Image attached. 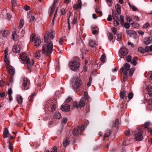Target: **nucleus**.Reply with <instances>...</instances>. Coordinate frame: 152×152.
Listing matches in <instances>:
<instances>
[{
	"instance_id": "1",
	"label": "nucleus",
	"mask_w": 152,
	"mask_h": 152,
	"mask_svg": "<svg viewBox=\"0 0 152 152\" xmlns=\"http://www.w3.org/2000/svg\"><path fill=\"white\" fill-rule=\"evenodd\" d=\"M55 32L53 31L47 32L44 37L45 44L42 46V53L49 56L52 53L53 48L52 39L55 37Z\"/></svg>"
},
{
	"instance_id": "2",
	"label": "nucleus",
	"mask_w": 152,
	"mask_h": 152,
	"mask_svg": "<svg viewBox=\"0 0 152 152\" xmlns=\"http://www.w3.org/2000/svg\"><path fill=\"white\" fill-rule=\"evenodd\" d=\"M83 85V83L80 78H75L72 82V86L74 91H77L81 86Z\"/></svg>"
},
{
	"instance_id": "3",
	"label": "nucleus",
	"mask_w": 152,
	"mask_h": 152,
	"mask_svg": "<svg viewBox=\"0 0 152 152\" xmlns=\"http://www.w3.org/2000/svg\"><path fill=\"white\" fill-rule=\"evenodd\" d=\"M80 64L75 60V58L73 59L69 64V67L70 69L74 71H78L80 66Z\"/></svg>"
},
{
	"instance_id": "4",
	"label": "nucleus",
	"mask_w": 152,
	"mask_h": 152,
	"mask_svg": "<svg viewBox=\"0 0 152 152\" xmlns=\"http://www.w3.org/2000/svg\"><path fill=\"white\" fill-rule=\"evenodd\" d=\"M143 131L141 129L138 130L134 133V138L137 141H140L143 138L142 135Z\"/></svg>"
},
{
	"instance_id": "5",
	"label": "nucleus",
	"mask_w": 152,
	"mask_h": 152,
	"mask_svg": "<svg viewBox=\"0 0 152 152\" xmlns=\"http://www.w3.org/2000/svg\"><path fill=\"white\" fill-rule=\"evenodd\" d=\"M30 84V81L26 77L23 78V89L24 90H26L29 88Z\"/></svg>"
},
{
	"instance_id": "6",
	"label": "nucleus",
	"mask_w": 152,
	"mask_h": 152,
	"mask_svg": "<svg viewBox=\"0 0 152 152\" xmlns=\"http://www.w3.org/2000/svg\"><path fill=\"white\" fill-rule=\"evenodd\" d=\"M130 66L128 63H126L120 69L121 73L123 72V74L127 75L129 72Z\"/></svg>"
},
{
	"instance_id": "7",
	"label": "nucleus",
	"mask_w": 152,
	"mask_h": 152,
	"mask_svg": "<svg viewBox=\"0 0 152 152\" xmlns=\"http://www.w3.org/2000/svg\"><path fill=\"white\" fill-rule=\"evenodd\" d=\"M121 13H117L114 14V13L112 12V15L113 17V18H115L117 19L120 20L121 22V24L123 23L124 21V17L123 15H120Z\"/></svg>"
},
{
	"instance_id": "8",
	"label": "nucleus",
	"mask_w": 152,
	"mask_h": 152,
	"mask_svg": "<svg viewBox=\"0 0 152 152\" xmlns=\"http://www.w3.org/2000/svg\"><path fill=\"white\" fill-rule=\"evenodd\" d=\"M119 52L122 56L126 55L128 53V50L125 47H122L120 49Z\"/></svg>"
},
{
	"instance_id": "9",
	"label": "nucleus",
	"mask_w": 152,
	"mask_h": 152,
	"mask_svg": "<svg viewBox=\"0 0 152 152\" xmlns=\"http://www.w3.org/2000/svg\"><path fill=\"white\" fill-rule=\"evenodd\" d=\"M7 50L8 48H6L4 50L5 56L4 58V59L6 64L7 65H9L10 64V62L8 59L7 58V56H8Z\"/></svg>"
},
{
	"instance_id": "10",
	"label": "nucleus",
	"mask_w": 152,
	"mask_h": 152,
	"mask_svg": "<svg viewBox=\"0 0 152 152\" xmlns=\"http://www.w3.org/2000/svg\"><path fill=\"white\" fill-rule=\"evenodd\" d=\"M61 109L62 111L67 112L69 110L70 107L68 104H66L62 105Z\"/></svg>"
},
{
	"instance_id": "11",
	"label": "nucleus",
	"mask_w": 152,
	"mask_h": 152,
	"mask_svg": "<svg viewBox=\"0 0 152 152\" xmlns=\"http://www.w3.org/2000/svg\"><path fill=\"white\" fill-rule=\"evenodd\" d=\"M34 41L35 45L38 48L41 43V39L37 37L35 38Z\"/></svg>"
},
{
	"instance_id": "12",
	"label": "nucleus",
	"mask_w": 152,
	"mask_h": 152,
	"mask_svg": "<svg viewBox=\"0 0 152 152\" xmlns=\"http://www.w3.org/2000/svg\"><path fill=\"white\" fill-rule=\"evenodd\" d=\"M126 33L128 35L131 37H135L137 36V34L134 31L128 30L126 31Z\"/></svg>"
},
{
	"instance_id": "13",
	"label": "nucleus",
	"mask_w": 152,
	"mask_h": 152,
	"mask_svg": "<svg viewBox=\"0 0 152 152\" xmlns=\"http://www.w3.org/2000/svg\"><path fill=\"white\" fill-rule=\"evenodd\" d=\"M126 93L125 90L124 89H121L120 94V96L121 99H124L126 98Z\"/></svg>"
},
{
	"instance_id": "14",
	"label": "nucleus",
	"mask_w": 152,
	"mask_h": 152,
	"mask_svg": "<svg viewBox=\"0 0 152 152\" xmlns=\"http://www.w3.org/2000/svg\"><path fill=\"white\" fill-rule=\"evenodd\" d=\"M20 50V46L17 45L13 46L12 48V51L13 52L16 53H19Z\"/></svg>"
},
{
	"instance_id": "15",
	"label": "nucleus",
	"mask_w": 152,
	"mask_h": 152,
	"mask_svg": "<svg viewBox=\"0 0 152 152\" xmlns=\"http://www.w3.org/2000/svg\"><path fill=\"white\" fill-rule=\"evenodd\" d=\"M138 50L139 52L142 53H144L145 51L148 52L149 51L148 47L147 46L146 47L145 49L141 47L139 48H138Z\"/></svg>"
},
{
	"instance_id": "16",
	"label": "nucleus",
	"mask_w": 152,
	"mask_h": 152,
	"mask_svg": "<svg viewBox=\"0 0 152 152\" xmlns=\"http://www.w3.org/2000/svg\"><path fill=\"white\" fill-rule=\"evenodd\" d=\"M146 89L149 93V97H152V87L151 86H146Z\"/></svg>"
},
{
	"instance_id": "17",
	"label": "nucleus",
	"mask_w": 152,
	"mask_h": 152,
	"mask_svg": "<svg viewBox=\"0 0 152 152\" xmlns=\"http://www.w3.org/2000/svg\"><path fill=\"white\" fill-rule=\"evenodd\" d=\"M20 58L21 60L23 61H26L28 58L27 57L26 54L24 53H21L20 55Z\"/></svg>"
},
{
	"instance_id": "18",
	"label": "nucleus",
	"mask_w": 152,
	"mask_h": 152,
	"mask_svg": "<svg viewBox=\"0 0 152 152\" xmlns=\"http://www.w3.org/2000/svg\"><path fill=\"white\" fill-rule=\"evenodd\" d=\"M26 64L27 65V68H29V66L33 65L34 63L32 60H31L28 58L26 61Z\"/></svg>"
},
{
	"instance_id": "19",
	"label": "nucleus",
	"mask_w": 152,
	"mask_h": 152,
	"mask_svg": "<svg viewBox=\"0 0 152 152\" xmlns=\"http://www.w3.org/2000/svg\"><path fill=\"white\" fill-rule=\"evenodd\" d=\"M152 40V38L151 37H146L144 40V43L146 45H148L150 44Z\"/></svg>"
},
{
	"instance_id": "20",
	"label": "nucleus",
	"mask_w": 152,
	"mask_h": 152,
	"mask_svg": "<svg viewBox=\"0 0 152 152\" xmlns=\"http://www.w3.org/2000/svg\"><path fill=\"white\" fill-rule=\"evenodd\" d=\"M99 28L96 26H94L92 27V31L94 34H95L98 31Z\"/></svg>"
},
{
	"instance_id": "21",
	"label": "nucleus",
	"mask_w": 152,
	"mask_h": 152,
	"mask_svg": "<svg viewBox=\"0 0 152 152\" xmlns=\"http://www.w3.org/2000/svg\"><path fill=\"white\" fill-rule=\"evenodd\" d=\"M130 63L134 66H136L137 64V58L135 57L133 58Z\"/></svg>"
},
{
	"instance_id": "22",
	"label": "nucleus",
	"mask_w": 152,
	"mask_h": 152,
	"mask_svg": "<svg viewBox=\"0 0 152 152\" xmlns=\"http://www.w3.org/2000/svg\"><path fill=\"white\" fill-rule=\"evenodd\" d=\"M111 134V131L110 130H107L106 131V132L104 135V137L103 138V140H105V137H108Z\"/></svg>"
},
{
	"instance_id": "23",
	"label": "nucleus",
	"mask_w": 152,
	"mask_h": 152,
	"mask_svg": "<svg viewBox=\"0 0 152 152\" xmlns=\"http://www.w3.org/2000/svg\"><path fill=\"white\" fill-rule=\"evenodd\" d=\"M79 131L78 127L74 128L72 132L73 135L75 136H77L78 134Z\"/></svg>"
},
{
	"instance_id": "24",
	"label": "nucleus",
	"mask_w": 152,
	"mask_h": 152,
	"mask_svg": "<svg viewBox=\"0 0 152 152\" xmlns=\"http://www.w3.org/2000/svg\"><path fill=\"white\" fill-rule=\"evenodd\" d=\"M17 101L18 103L20 104H21L22 103L23 98L20 95H18L17 96Z\"/></svg>"
},
{
	"instance_id": "25",
	"label": "nucleus",
	"mask_w": 152,
	"mask_h": 152,
	"mask_svg": "<svg viewBox=\"0 0 152 152\" xmlns=\"http://www.w3.org/2000/svg\"><path fill=\"white\" fill-rule=\"evenodd\" d=\"M63 143L64 147H66L69 145V141L68 140V138L66 137V139H64Z\"/></svg>"
},
{
	"instance_id": "26",
	"label": "nucleus",
	"mask_w": 152,
	"mask_h": 152,
	"mask_svg": "<svg viewBox=\"0 0 152 152\" xmlns=\"http://www.w3.org/2000/svg\"><path fill=\"white\" fill-rule=\"evenodd\" d=\"M12 36L13 40L14 41H16L17 40L18 38V36L15 31L13 32L12 34Z\"/></svg>"
},
{
	"instance_id": "27",
	"label": "nucleus",
	"mask_w": 152,
	"mask_h": 152,
	"mask_svg": "<svg viewBox=\"0 0 152 152\" xmlns=\"http://www.w3.org/2000/svg\"><path fill=\"white\" fill-rule=\"evenodd\" d=\"M89 44L90 46L93 48L96 46L97 45L95 42L92 40H91L89 41Z\"/></svg>"
},
{
	"instance_id": "28",
	"label": "nucleus",
	"mask_w": 152,
	"mask_h": 152,
	"mask_svg": "<svg viewBox=\"0 0 152 152\" xmlns=\"http://www.w3.org/2000/svg\"><path fill=\"white\" fill-rule=\"evenodd\" d=\"M9 133L8 131L7 128H6L4 131L3 132V137L4 138H5L8 137L7 134Z\"/></svg>"
},
{
	"instance_id": "29",
	"label": "nucleus",
	"mask_w": 152,
	"mask_h": 152,
	"mask_svg": "<svg viewBox=\"0 0 152 152\" xmlns=\"http://www.w3.org/2000/svg\"><path fill=\"white\" fill-rule=\"evenodd\" d=\"M79 107H83L85 106V103L83 99L81 98L79 104Z\"/></svg>"
},
{
	"instance_id": "30",
	"label": "nucleus",
	"mask_w": 152,
	"mask_h": 152,
	"mask_svg": "<svg viewBox=\"0 0 152 152\" xmlns=\"http://www.w3.org/2000/svg\"><path fill=\"white\" fill-rule=\"evenodd\" d=\"M115 8L117 13H121V6L120 5L118 4H116L115 5Z\"/></svg>"
},
{
	"instance_id": "31",
	"label": "nucleus",
	"mask_w": 152,
	"mask_h": 152,
	"mask_svg": "<svg viewBox=\"0 0 152 152\" xmlns=\"http://www.w3.org/2000/svg\"><path fill=\"white\" fill-rule=\"evenodd\" d=\"M2 36L4 37H7L8 35L9 31L8 30L2 31Z\"/></svg>"
},
{
	"instance_id": "32",
	"label": "nucleus",
	"mask_w": 152,
	"mask_h": 152,
	"mask_svg": "<svg viewBox=\"0 0 152 152\" xmlns=\"http://www.w3.org/2000/svg\"><path fill=\"white\" fill-rule=\"evenodd\" d=\"M78 127L79 130L80 132V134H81V132H83L85 128V125L83 124H82L80 127Z\"/></svg>"
},
{
	"instance_id": "33",
	"label": "nucleus",
	"mask_w": 152,
	"mask_h": 152,
	"mask_svg": "<svg viewBox=\"0 0 152 152\" xmlns=\"http://www.w3.org/2000/svg\"><path fill=\"white\" fill-rule=\"evenodd\" d=\"M24 23V20L23 19H21L20 22V24L18 27V28L20 29L22 27Z\"/></svg>"
},
{
	"instance_id": "34",
	"label": "nucleus",
	"mask_w": 152,
	"mask_h": 152,
	"mask_svg": "<svg viewBox=\"0 0 152 152\" xmlns=\"http://www.w3.org/2000/svg\"><path fill=\"white\" fill-rule=\"evenodd\" d=\"M9 72L11 75H14L15 73V69L14 68L11 67L9 70Z\"/></svg>"
},
{
	"instance_id": "35",
	"label": "nucleus",
	"mask_w": 152,
	"mask_h": 152,
	"mask_svg": "<svg viewBox=\"0 0 152 152\" xmlns=\"http://www.w3.org/2000/svg\"><path fill=\"white\" fill-rule=\"evenodd\" d=\"M61 117V115L60 113H56L54 115V118L56 119H59Z\"/></svg>"
},
{
	"instance_id": "36",
	"label": "nucleus",
	"mask_w": 152,
	"mask_h": 152,
	"mask_svg": "<svg viewBox=\"0 0 152 152\" xmlns=\"http://www.w3.org/2000/svg\"><path fill=\"white\" fill-rule=\"evenodd\" d=\"M132 25L133 27L135 28H138L139 27V25L138 23H134L133 22L132 23Z\"/></svg>"
},
{
	"instance_id": "37",
	"label": "nucleus",
	"mask_w": 152,
	"mask_h": 152,
	"mask_svg": "<svg viewBox=\"0 0 152 152\" xmlns=\"http://www.w3.org/2000/svg\"><path fill=\"white\" fill-rule=\"evenodd\" d=\"M151 125L150 122L148 121L146 122L144 124V127L145 128H147Z\"/></svg>"
},
{
	"instance_id": "38",
	"label": "nucleus",
	"mask_w": 152,
	"mask_h": 152,
	"mask_svg": "<svg viewBox=\"0 0 152 152\" xmlns=\"http://www.w3.org/2000/svg\"><path fill=\"white\" fill-rule=\"evenodd\" d=\"M149 93H146L144 94V99L145 100L149 101V100L148 99L149 98Z\"/></svg>"
},
{
	"instance_id": "39",
	"label": "nucleus",
	"mask_w": 152,
	"mask_h": 152,
	"mask_svg": "<svg viewBox=\"0 0 152 152\" xmlns=\"http://www.w3.org/2000/svg\"><path fill=\"white\" fill-rule=\"evenodd\" d=\"M132 57L131 56L129 55L126 58V60L128 62H130L132 60Z\"/></svg>"
},
{
	"instance_id": "40",
	"label": "nucleus",
	"mask_w": 152,
	"mask_h": 152,
	"mask_svg": "<svg viewBox=\"0 0 152 152\" xmlns=\"http://www.w3.org/2000/svg\"><path fill=\"white\" fill-rule=\"evenodd\" d=\"M55 8L56 7L53 6H52L51 7V10L50 13V16H51V15L53 14L55 10Z\"/></svg>"
},
{
	"instance_id": "41",
	"label": "nucleus",
	"mask_w": 152,
	"mask_h": 152,
	"mask_svg": "<svg viewBox=\"0 0 152 152\" xmlns=\"http://www.w3.org/2000/svg\"><path fill=\"white\" fill-rule=\"evenodd\" d=\"M119 120L118 119H116L114 123L115 126L116 127H118L119 125Z\"/></svg>"
},
{
	"instance_id": "42",
	"label": "nucleus",
	"mask_w": 152,
	"mask_h": 152,
	"mask_svg": "<svg viewBox=\"0 0 152 152\" xmlns=\"http://www.w3.org/2000/svg\"><path fill=\"white\" fill-rule=\"evenodd\" d=\"M40 51H39L38 52H37L35 54V57L37 58L38 59L40 57Z\"/></svg>"
},
{
	"instance_id": "43",
	"label": "nucleus",
	"mask_w": 152,
	"mask_h": 152,
	"mask_svg": "<svg viewBox=\"0 0 152 152\" xmlns=\"http://www.w3.org/2000/svg\"><path fill=\"white\" fill-rule=\"evenodd\" d=\"M36 95V93L35 92H33L32 94L30 96V97L29 98V101L31 102L33 100V97L34 96Z\"/></svg>"
},
{
	"instance_id": "44",
	"label": "nucleus",
	"mask_w": 152,
	"mask_h": 152,
	"mask_svg": "<svg viewBox=\"0 0 152 152\" xmlns=\"http://www.w3.org/2000/svg\"><path fill=\"white\" fill-rule=\"evenodd\" d=\"M106 58V56L104 54L101 57L100 59V60L102 62H104L105 61V59Z\"/></svg>"
},
{
	"instance_id": "45",
	"label": "nucleus",
	"mask_w": 152,
	"mask_h": 152,
	"mask_svg": "<svg viewBox=\"0 0 152 152\" xmlns=\"http://www.w3.org/2000/svg\"><path fill=\"white\" fill-rule=\"evenodd\" d=\"M7 143H9L8 148L11 151L13 149V147L11 146V143L10 142L9 140L7 141Z\"/></svg>"
},
{
	"instance_id": "46",
	"label": "nucleus",
	"mask_w": 152,
	"mask_h": 152,
	"mask_svg": "<svg viewBox=\"0 0 152 152\" xmlns=\"http://www.w3.org/2000/svg\"><path fill=\"white\" fill-rule=\"evenodd\" d=\"M134 71V69L133 68H132L129 70V74L130 76H132V75L133 74Z\"/></svg>"
},
{
	"instance_id": "47",
	"label": "nucleus",
	"mask_w": 152,
	"mask_h": 152,
	"mask_svg": "<svg viewBox=\"0 0 152 152\" xmlns=\"http://www.w3.org/2000/svg\"><path fill=\"white\" fill-rule=\"evenodd\" d=\"M133 94L132 92H130L128 95V98L129 99H131L133 97Z\"/></svg>"
},
{
	"instance_id": "48",
	"label": "nucleus",
	"mask_w": 152,
	"mask_h": 152,
	"mask_svg": "<svg viewBox=\"0 0 152 152\" xmlns=\"http://www.w3.org/2000/svg\"><path fill=\"white\" fill-rule=\"evenodd\" d=\"M77 5L80 9L81 8L82 2L81 0H78V3Z\"/></svg>"
},
{
	"instance_id": "49",
	"label": "nucleus",
	"mask_w": 152,
	"mask_h": 152,
	"mask_svg": "<svg viewBox=\"0 0 152 152\" xmlns=\"http://www.w3.org/2000/svg\"><path fill=\"white\" fill-rule=\"evenodd\" d=\"M73 107H76L77 108H79V104H78L77 102L76 101H75L73 103Z\"/></svg>"
},
{
	"instance_id": "50",
	"label": "nucleus",
	"mask_w": 152,
	"mask_h": 152,
	"mask_svg": "<svg viewBox=\"0 0 152 152\" xmlns=\"http://www.w3.org/2000/svg\"><path fill=\"white\" fill-rule=\"evenodd\" d=\"M111 30L115 34H117V29L115 28H111Z\"/></svg>"
},
{
	"instance_id": "51",
	"label": "nucleus",
	"mask_w": 152,
	"mask_h": 152,
	"mask_svg": "<svg viewBox=\"0 0 152 152\" xmlns=\"http://www.w3.org/2000/svg\"><path fill=\"white\" fill-rule=\"evenodd\" d=\"M67 121V119L66 118H64L63 119H62V121H61V123L62 124H65V123H66Z\"/></svg>"
},
{
	"instance_id": "52",
	"label": "nucleus",
	"mask_w": 152,
	"mask_h": 152,
	"mask_svg": "<svg viewBox=\"0 0 152 152\" xmlns=\"http://www.w3.org/2000/svg\"><path fill=\"white\" fill-rule=\"evenodd\" d=\"M35 36L34 34L32 35L30 37V39L31 41H34V39H35Z\"/></svg>"
},
{
	"instance_id": "53",
	"label": "nucleus",
	"mask_w": 152,
	"mask_h": 152,
	"mask_svg": "<svg viewBox=\"0 0 152 152\" xmlns=\"http://www.w3.org/2000/svg\"><path fill=\"white\" fill-rule=\"evenodd\" d=\"M124 27L126 29L129 28L130 26L129 24L126 23H124Z\"/></svg>"
},
{
	"instance_id": "54",
	"label": "nucleus",
	"mask_w": 152,
	"mask_h": 152,
	"mask_svg": "<svg viewBox=\"0 0 152 152\" xmlns=\"http://www.w3.org/2000/svg\"><path fill=\"white\" fill-rule=\"evenodd\" d=\"M149 26V24L148 23H146L144 24L142 26V28L143 29H145L147 28Z\"/></svg>"
},
{
	"instance_id": "55",
	"label": "nucleus",
	"mask_w": 152,
	"mask_h": 152,
	"mask_svg": "<svg viewBox=\"0 0 152 152\" xmlns=\"http://www.w3.org/2000/svg\"><path fill=\"white\" fill-rule=\"evenodd\" d=\"M56 108V105L55 104H53L51 107V110L52 112L54 111Z\"/></svg>"
},
{
	"instance_id": "56",
	"label": "nucleus",
	"mask_w": 152,
	"mask_h": 152,
	"mask_svg": "<svg viewBox=\"0 0 152 152\" xmlns=\"http://www.w3.org/2000/svg\"><path fill=\"white\" fill-rule=\"evenodd\" d=\"M109 39L111 41L113 38V35L110 33H109Z\"/></svg>"
},
{
	"instance_id": "57",
	"label": "nucleus",
	"mask_w": 152,
	"mask_h": 152,
	"mask_svg": "<svg viewBox=\"0 0 152 152\" xmlns=\"http://www.w3.org/2000/svg\"><path fill=\"white\" fill-rule=\"evenodd\" d=\"M77 20V18L76 16L74 17V18L73 19L72 21V23L73 24H75Z\"/></svg>"
},
{
	"instance_id": "58",
	"label": "nucleus",
	"mask_w": 152,
	"mask_h": 152,
	"mask_svg": "<svg viewBox=\"0 0 152 152\" xmlns=\"http://www.w3.org/2000/svg\"><path fill=\"white\" fill-rule=\"evenodd\" d=\"M65 37H63L62 38H61L60 39L59 41V43L60 45H62L64 39Z\"/></svg>"
},
{
	"instance_id": "59",
	"label": "nucleus",
	"mask_w": 152,
	"mask_h": 152,
	"mask_svg": "<svg viewBox=\"0 0 152 152\" xmlns=\"http://www.w3.org/2000/svg\"><path fill=\"white\" fill-rule=\"evenodd\" d=\"M24 9L26 11H28L30 9V7L28 6H25L24 7Z\"/></svg>"
},
{
	"instance_id": "60",
	"label": "nucleus",
	"mask_w": 152,
	"mask_h": 152,
	"mask_svg": "<svg viewBox=\"0 0 152 152\" xmlns=\"http://www.w3.org/2000/svg\"><path fill=\"white\" fill-rule=\"evenodd\" d=\"M8 93L9 94V95H11L12 93V89L11 88H10L8 89Z\"/></svg>"
},
{
	"instance_id": "61",
	"label": "nucleus",
	"mask_w": 152,
	"mask_h": 152,
	"mask_svg": "<svg viewBox=\"0 0 152 152\" xmlns=\"http://www.w3.org/2000/svg\"><path fill=\"white\" fill-rule=\"evenodd\" d=\"M95 12L96 13L99 14V15L100 16H102V11H99L97 9H96L95 10Z\"/></svg>"
},
{
	"instance_id": "62",
	"label": "nucleus",
	"mask_w": 152,
	"mask_h": 152,
	"mask_svg": "<svg viewBox=\"0 0 152 152\" xmlns=\"http://www.w3.org/2000/svg\"><path fill=\"white\" fill-rule=\"evenodd\" d=\"M12 5L13 7H15L16 4V1H15L12 0Z\"/></svg>"
},
{
	"instance_id": "63",
	"label": "nucleus",
	"mask_w": 152,
	"mask_h": 152,
	"mask_svg": "<svg viewBox=\"0 0 152 152\" xmlns=\"http://www.w3.org/2000/svg\"><path fill=\"white\" fill-rule=\"evenodd\" d=\"M113 24L115 26H116L119 25V23L117 20H115Z\"/></svg>"
},
{
	"instance_id": "64",
	"label": "nucleus",
	"mask_w": 152,
	"mask_h": 152,
	"mask_svg": "<svg viewBox=\"0 0 152 152\" xmlns=\"http://www.w3.org/2000/svg\"><path fill=\"white\" fill-rule=\"evenodd\" d=\"M51 152H57V148L55 146L53 147V150Z\"/></svg>"
}]
</instances>
